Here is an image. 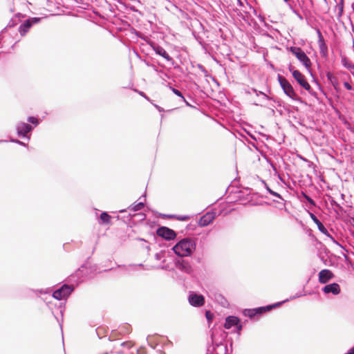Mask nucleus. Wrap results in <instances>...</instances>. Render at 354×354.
I'll return each mask as SVG.
<instances>
[{
	"instance_id": "f257e3e1",
	"label": "nucleus",
	"mask_w": 354,
	"mask_h": 354,
	"mask_svg": "<svg viewBox=\"0 0 354 354\" xmlns=\"http://www.w3.org/2000/svg\"><path fill=\"white\" fill-rule=\"evenodd\" d=\"M196 239L189 236L180 239L171 248L178 257H191L196 248Z\"/></svg>"
},
{
	"instance_id": "f03ea898",
	"label": "nucleus",
	"mask_w": 354,
	"mask_h": 354,
	"mask_svg": "<svg viewBox=\"0 0 354 354\" xmlns=\"http://www.w3.org/2000/svg\"><path fill=\"white\" fill-rule=\"evenodd\" d=\"M278 82L283 91L284 93L291 98L294 101L299 102L300 103H304L302 99L297 95L295 93L292 86L291 84L282 75H278L277 76Z\"/></svg>"
},
{
	"instance_id": "7ed1b4c3",
	"label": "nucleus",
	"mask_w": 354,
	"mask_h": 354,
	"mask_svg": "<svg viewBox=\"0 0 354 354\" xmlns=\"http://www.w3.org/2000/svg\"><path fill=\"white\" fill-rule=\"evenodd\" d=\"M288 70L292 73L294 79L301 87L306 90L311 95H316V92L313 90L305 76L299 71L295 69L292 65L289 66Z\"/></svg>"
},
{
	"instance_id": "20e7f679",
	"label": "nucleus",
	"mask_w": 354,
	"mask_h": 354,
	"mask_svg": "<svg viewBox=\"0 0 354 354\" xmlns=\"http://www.w3.org/2000/svg\"><path fill=\"white\" fill-rule=\"evenodd\" d=\"M288 50L294 55L297 59L305 66L306 70L312 75L310 67L311 61L306 54L300 47L290 46L287 48Z\"/></svg>"
},
{
	"instance_id": "39448f33",
	"label": "nucleus",
	"mask_w": 354,
	"mask_h": 354,
	"mask_svg": "<svg viewBox=\"0 0 354 354\" xmlns=\"http://www.w3.org/2000/svg\"><path fill=\"white\" fill-rule=\"evenodd\" d=\"M74 289L73 286L64 283L59 288L53 292L52 297L58 301L66 300L74 291Z\"/></svg>"
},
{
	"instance_id": "423d86ee",
	"label": "nucleus",
	"mask_w": 354,
	"mask_h": 354,
	"mask_svg": "<svg viewBox=\"0 0 354 354\" xmlns=\"http://www.w3.org/2000/svg\"><path fill=\"white\" fill-rule=\"evenodd\" d=\"M212 346L207 350V354H227V346L222 342H217L214 337V333L211 334Z\"/></svg>"
},
{
	"instance_id": "0eeeda50",
	"label": "nucleus",
	"mask_w": 354,
	"mask_h": 354,
	"mask_svg": "<svg viewBox=\"0 0 354 354\" xmlns=\"http://www.w3.org/2000/svg\"><path fill=\"white\" fill-rule=\"evenodd\" d=\"M147 43L154 50L156 55L161 56L167 62H169L171 65H174V59L168 54V53L165 50L164 48H162L161 46L151 40L147 41Z\"/></svg>"
},
{
	"instance_id": "6e6552de",
	"label": "nucleus",
	"mask_w": 354,
	"mask_h": 354,
	"mask_svg": "<svg viewBox=\"0 0 354 354\" xmlns=\"http://www.w3.org/2000/svg\"><path fill=\"white\" fill-rule=\"evenodd\" d=\"M34 129V127L31 124L24 122H19L16 124V131L18 136L22 138L30 139V133Z\"/></svg>"
},
{
	"instance_id": "1a4fd4ad",
	"label": "nucleus",
	"mask_w": 354,
	"mask_h": 354,
	"mask_svg": "<svg viewBox=\"0 0 354 354\" xmlns=\"http://www.w3.org/2000/svg\"><path fill=\"white\" fill-rule=\"evenodd\" d=\"M156 232L157 236L166 241H173L177 237V233L176 231L166 226L158 227Z\"/></svg>"
},
{
	"instance_id": "9d476101",
	"label": "nucleus",
	"mask_w": 354,
	"mask_h": 354,
	"mask_svg": "<svg viewBox=\"0 0 354 354\" xmlns=\"http://www.w3.org/2000/svg\"><path fill=\"white\" fill-rule=\"evenodd\" d=\"M41 20V17H29L26 19L19 27V32L21 36H24L34 25L39 23Z\"/></svg>"
},
{
	"instance_id": "9b49d317",
	"label": "nucleus",
	"mask_w": 354,
	"mask_h": 354,
	"mask_svg": "<svg viewBox=\"0 0 354 354\" xmlns=\"http://www.w3.org/2000/svg\"><path fill=\"white\" fill-rule=\"evenodd\" d=\"M310 218L317 225L318 230L324 235L327 236L334 243L342 247V245L335 239L328 231L324 225L317 218L315 214L308 212Z\"/></svg>"
},
{
	"instance_id": "f8f14e48",
	"label": "nucleus",
	"mask_w": 354,
	"mask_h": 354,
	"mask_svg": "<svg viewBox=\"0 0 354 354\" xmlns=\"http://www.w3.org/2000/svg\"><path fill=\"white\" fill-rule=\"evenodd\" d=\"M288 301V299H285L282 301H279V302H277V303H274V304H269V305H267V306H260V307H257V308H252L254 314H255V316L259 317H261L262 316L264 313L277 308V307H279L280 306H281L283 304L286 303Z\"/></svg>"
},
{
	"instance_id": "ddd939ff",
	"label": "nucleus",
	"mask_w": 354,
	"mask_h": 354,
	"mask_svg": "<svg viewBox=\"0 0 354 354\" xmlns=\"http://www.w3.org/2000/svg\"><path fill=\"white\" fill-rule=\"evenodd\" d=\"M188 301L191 306L201 307L205 304V297L200 293L190 292L188 296Z\"/></svg>"
},
{
	"instance_id": "4468645a",
	"label": "nucleus",
	"mask_w": 354,
	"mask_h": 354,
	"mask_svg": "<svg viewBox=\"0 0 354 354\" xmlns=\"http://www.w3.org/2000/svg\"><path fill=\"white\" fill-rule=\"evenodd\" d=\"M174 265L176 268L185 273L190 274L192 272V268L189 263L181 257L174 260Z\"/></svg>"
},
{
	"instance_id": "2eb2a0df",
	"label": "nucleus",
	"mask_w": 354,
	"mask_h": 354,
	"mask_svg": "<svg viewBox=\"0 0 354 354\" xmlns=\"http://www.w3.org/2000/svg\"><path fill=\"white\" fill-rule=\"evenodd\" d=\"M318 37V44L321 56L324 58L328 57V46L319 29L316 30Z\"/></svg>"
},
{
	"instance_id": "dca6fc26",
	"label": "nucleus",
	"mask_w": 354,
	"mask_h": 354,
	"mask_svg": "<svg viewBox=\"0 0 354 354\" xmlns=\"http://www.w3.org/2000/svg\"><path fill=\"white\" fill-rule=\"evenodd\" d=\"M215 218L216 213L214 212H209L200 218L198 224L201 227H206L212 223Z\"/></svg>"
},
{
	"instance_id": "f3484780",
	"label": "nucleus",
	"mask_w": 354,
	"mask_h": 354,
	"mask_svg": "<svg viewBox=\"0 0 354 354\" xmlns=\"http://www.w3.org/2000/svg\"><path fill=\"white\" fill-rule=\"evenodd\" d=\"M322 290L325 294H330V293H331V294H333L334 295H337L341 292L340 286L336 282H333V283H331L326 284V286H324L322 288Z\"/></svg>"
},
{
	"instance_id": "a211bd4d",
	"label": "nucleus",
	"mask_w": 354,
	"mask_h": 354,
	"mask_svg": "<svg viewBox=\"0 0 354 354\" xmlns=\"http://www.w3.org/2000/svg\"><path fill=\"white\" fill-rule=\"evenodd\" d=\"M334 277L333 272L328 269H323L318 274V280L320 283L325 284Z\"/></svg>"
},
{
	"instance_id": "6ab92c4d",
	"label": "nucleus",
	"mask_w": 354,
	"mask_h": 354,
	"mask_svg": "<svg viewBox=\"0 0 354 354\" xmlns=\"http://www.w3.org/2000/svg\"><path fill=\"white\" fill-rule=\"evenodd\" d=\"M240 322V319L234 315H229L225 318L224 328L225 329H230L232 326H234Z\"/></svg>"
},
{
	"instance_id": "aec40b11",
	"label": "nucleus",
	"mask_w": 354,
	"mask_h": 354,
	"mask_svg": "<svg viewBox=\"0 0 354 354\" xmlns=\"http://www.w3.org/2000/svg\"><path fill=\"white\" fill-rule=\"evenodd\" d=\"M328 81L329 83L334 87V88L337 91L339 88V82L336 77H335L332 73L327 72L326 74Z\"/></svg>"
},
{
	"instance_id": "412c9836",
	"label": "nucleus",
	"mask_w": 354,
	"mask_h": 354,
	"mask_svg": "<svg viewBox=\"0 0 354 354\" xmlns=\"http://www.w3.org/2000/svg\"><path fill=\"white\" fill-rule=\"evenodd\" d=\"M330 203L337 214H342L346 212L345 209L333 198L330 199Z\"/></svg>"
},
{
	"instance_id": "4be33fe9",
	"label": "nucleus",
	"mask_w": 354,
	"mask_h": 354,
	"mask_svg": "<svg viewBox=\"0 0 354 354\" xmlns=\"http://www.w3.org/2000/svg\"><path fill=\"white\" fill-rule=\"evenodd\" d=\"M214 299L216 301L218 304H219L223 307H227L229 306L228 301L225 299V297L220 294V293H216L214 295Z\"/></svg>"
},
{
	"instance_id": "5701e85b",
	"label": "nucleus",
	"mask_w": 354,
	"mask_h": 354,
	"mask_svg": "<svg viewBox=\"0 0 354 354\" xmlns=\"http://www.w3.org/2000/svg\"><path fill=\"white\" fill-rule=\"evenodd\" d=\"M21 17H24L21 13L16 14L15 17L10 20L4 30L15 27L20 21Z\"/></svg>"
},
{
	"instance_id": "b1692460",
	"label": "nucleus",
	"mask_w": 354,
	"mask_h": 354,
	"mask_svg": "<svg viewBox=\"0 0 354 354\" xmlns=\"http://www.w3.org/2000/svg\"><path fill=\"white\" fill-rule=\"evenodd\" d=\"M251 92L254 93L257 96H261V98L259 100L260 102H263L266 100H272V98L270 97L269 96H268L266 93H264L262 91H257L254 88H251L250 91H247V93H248L250 94L251 93Z\"/></svg>"
},
{
	"instance_id": "393cba45",
	"label": "nucleus",
	"mask_w": 354,
	"mask_h": 354,
	"mask_svg": "<svg viewBox=\"0 0 354 354\" xmlns=\"http://www.w3.org/2000/svg\"><path fill=\"white\" fill-rule=\"evenodd\" d=\"M162 218H176L178 221H187L190 218L188 215L161 214Z\"/></svg>"
},
{
	"instance_id": "a878e982",
	"label": "nucleus",
	"mask_w": 354,
	"mask_h": 354,
	"mask_svg": "<svg viewBox=\"0 0 354 354\" xmlns=\"http://www.w3.org/2000/svg\"><path fill=\"white\" fill-rule=\"evenodd\" d=\"M111 216L106 212H103L100 214L99 222L100 224H109L111 222Z\"/></svg>"
},
{
	"instance_id": "bb28decb",
	"label": "nucleus",
	"mask_w": 354,
	"mask_h": 354,
	"mask_svg": "<svg viewBox=\"0 0 354 354\" xmlns=\"http://www.w3.org/2000/svg\"><path fill=\"white\" fill-rule=\"evenodd\" d=\"M261 182H262V183L264 185V186H265V187H266V190L268 191V192L270 194H271V195H272V196H275V197L278 198H279V199H280L281 201H284V200H283V197L281 196V195L280 194H279L278 192H274V191H273L272 189H270V188L269 187V186L268 185V184L266 183V181H265V180H261Z\"/></svg>"
},
{
	"instance_id": "cd10ccee",
	"label": "nucleus",
	"mask_w": 354,
	"mask_h": 354,
	"mask_svg": "<svg viewBox=\"0 0 354 354\" xmlns=\"http://www.w3.org/2000/svg\"><path fill=\"white\" fill-rule=\"evenodd\" d=\"M27 121L30 123V124L34 127V128L37 127L40 123V120L35 116H28Z\"/></svg>"
},
{
	"instance_id": "c85d7f7f",
	"label": "nucleus",
	"mask_w": 354,
	"mask_h": 354,
	"mask_svg": "<svg viewBox=\"0 0 354 354\" xmlns=\"http://www.w3.org/2000/svg\"><path fill=\"white\" fill-rule=\"evenodd\" d=\"M144 207H145V203L139 202V203L133 204L132 205H131L129 207V208L133 212H137L138 210L143 209Z\"/></svg>"
},
{
	"instance_id": "c756f323",
	"label": "nucleus",
	"mask_w": 354,
	"mask_h": 354,
	"mask_svg": "<svg viewBox=\"0 0 354 354\" xmlns=\"http://www.w3.org/2000/svg\"><path fill=\"white\" fill-rule=\"evenodd\" d=\"M243 315L245 316V317H248L250 319H253L256 316H255V314L252 310V308H245L243 310Z\"/></svg>"
},
{
	"instance_id": "7c9ffc66",
	"label": "nucleus",
	"mask_w": 354,
	"mask_h": 354,
	"mask_svg": "<svg viewBox=\"0 0 354 354\" xmlns=\"http://www.w3.org/2000/svg\"><path fill=\"white\" fill-rule=\"evenodd\" d=\"M342 65L348 68V69H354V65L351 64L348 60L347 59V58L346 57H343L342 59Z\"/></svg>"
},
{
	"instance_id": "2f4dec72",
	"label": "nucleus",
	"mask_w": 354,
	"mask_h": 354,
	"mask_svg": "<svg viewBox=\"0 0 354 354\" xmlns=\"http://www.w3.org/2000/svg\"><path fill=\"white\" fill-rule=\"evenodd\" d=\"M169 88H170V90L177 96L180 97L181 99H184V95L182 93V92L179 90H178L177 88L173 87L172 86L170 85V84H169Z\"/></svg>"
},
{
	"instance_id": "473e14b6",
	"label": "nucleus",
	"mask_w": 354,
	"mask_h": 354,
	"mask_svg": "<svg viewBox=\"0 0 354 354\" xmlns=\"http://www.w3.org/2000/svg\"><path fill=\"white\" fill-rule=\"evenodd\" d=\"M302 195L304 198V199L311 205V206H315L316 203L315 201L308 194L302 192Z\"/></svg>"
},
{
	"instance_id": "72a5a7b5",
	"label": "nucleus",
	"mask_w": 354,
	"mask_h": 354,
	"mask_svg": "<svg viewBox=\"0 0 354 354\" xmlns=\"http://www.w3.org/2000/svg\"><path fill=\"white\" fill-rule=\"evenodd\" d=\"M132 33H134L138 37L140 38L142 40H145L146 41H149V39H147V37L145 36H143L142 34L136 30V29L133 28L132 31H131Z\"/></svg>"
},
{
	"instance_id": "f704fd0d",
	"label": "nucleus",
	"mask_w": 354,
	"mask_h": 354,
	"mask_svg": "<svg viewBox=\"0 0 354 354\" xmlns=\"http://www.w3.org/2000/svg\"><path fill=\"white\" fill-rule=\"evenodd\" d=\"M31 292H35V293H39V294H49L50 292V290L49 288H47L46 290L44 289H39V290H33L30 289L29 290Z\"/></svg>"
},
{
	"instance_id": "c9c22d12",
	"label": "nucleus",
	"mask_w": 354,
	"mask_h": 354,
	"mask_svg": "<svg viewBox=\"0 0 354 354\" xmlns=\"http://www.w3.org/2000/svg\"><path fill=\"white\" fill-rule=\"evenodd\" d=\"M251 191H252V189H251V188L246 187H243V189H241V190L239 192V193L240 194H243V195H244V194H245V195H250V194H251Z\"/></svg>"
},
{
	"instance_id": "e433bc0d",
	"label": "nucleus",
	"mask_w": 354,
	"mask_h": 354,
	"mask_svg": "<svg viewBox=\"0 0 354 354\" xmlns=\"http://www.w3.org/2000/svg\"><path fill=\"white\" fill-rule=\"evenodd\" d=\"M165 250H161L160 252L156 253L155 259L158 261L161 260L165 257Z\"/></svg>"
},
{
	"instance_id": "4c0bfd02",
	"label": "nucleus",
	"mask_w": 354,
	"mask_h": 354,
	"mask_svg": "<svg viewBox=\"0 0 354 354\" xmlns=\"http://www.w3.org/2000/svg\"><path fill=\"white\" fill-rule=\"evenodd\" d=\"M197 66L204 73L205 77L208 76V71L202 64H198Z\"/></svg>"
},
{
	"instance_id": "58836bf2",
	"label": "nucleus",
	"mask_w": 354,
	"mask_h": 354,
	"mask_svg": "<svg viewBox=\"0 0 354 354\" xmlns=\"http://www.w3.org/2000/svg\"><path fill=\"white\" fill-rule=\"evenodd\" d=\"M11 142H14V143H17L19 145H21V146H24V147H26V144L24 143V142L18 140V139H15V138H11L10 140Z\"/></svg>"
},
{
	"instance_id": "ea45409f",
	"label": "nucleus",
	"mask_w": 354,
	"mask_h": 354,
	"mask_svg": "<svg viewBox=\"0 0 354 354\" xmlns=\"http://www.w3.org/2000/svg\"><path fill=\"white\" fill-rule=\"evenodd\" d=\"M304 295H306V294H305V293L297 292V293H296L295 295L291 296V297H290L289 299H288V301H290V300H293V299H297V298L301 297L304 296Z\"/></svg>"
},
{
	"instance_id": "a19ab883",
	"label": "nucleus",
	"mask_w": 354,
	"mask_h": 354,
	"mask_svg": "<svg viewBox=\"0 0 354 354\" xmlns=\"http://www.w3.org/2000/svg\"><path fill=\"white\" fill-rule=\"evenodd\" d=\"M236 327V332L239 335H240L241 333V331L243 329V325L241 324V322L240 321V322H238V324L234 326Z\"/></svg>"
},
{
	"instance_id": "79ce46f5",
	"label": "nucleus",
	"mask_w": 354,
	"mask_h": 354,
	"mask_svg": "<svg viewBox=\"0 0 354 354\" xmlns=\"http://www.w3.org/2000/svg\"><path fill=\"white\" fill-rule=\"evenodd\" d=\"M344 0H339L337 4V8L338 10H344Z\"/></svg>"
},
{
	"instance_id": "37998d69",
	"label": "nucleus",
	"mask_w": 354,
	"mask_h": 354,
	"mask_svg": "<svg viewBox=\"0 0 354 354\" xmlns=\"http://www.w3.org/2000/svg\"><path fill=\"white\" fill-rule=\"evenodd\" d=\"M155 71L158 72V73H162L165 77H168L167 74L164 73L162 70H158L157 66H155L154 64H152L151 66Z\"/></svg>"
},
{
	"instance_id": "c03bdc74",
	"label": "nucleus",
	"mask_w": 354,
	"mask_h": 354,
	"mask_svg": "<svg viewBox=\"0 0 354 354\" xmlns=\"http://www.w3.org/2000/svg\"><path fill=\"white\" fill-rule=\"evenodd\" d=\"M124 6H125L127 8H129V9H130L131 10H132L133 12H138V9H136V7H135L134 6H132V5H130V4H128V5H127V4H124Z\"/></svg>"
},
{
	"instance_id": "a18cd8bd",
	"label": "nucleus",
	"mask_w": 354,
	"mask_h": 354,
	"mask_svg": "<svg viewBox=\"0 0 354 354\" xmlns=\"http://www.w3.org/2000/svg\"><path fill=\"white\" fill-rule=\"evenodd\" d=\"M344 87H345L347 90L351 91V90H352V89H353L352 86H351V84H350V83H348V82H344Z\"/></svg>"
},
{
	"instance_id": "49530a36",
	"label": "nucleus",
	"mask_w": 354,
	"mask_h": 354,
	"mask_svg": "<svg viewBox=\"0 0 354 354\" xmlns=\"http://www.w3.org/2000/svg\"><path fill=\"white\" fill-rule=\"evenodd\" d=\"M343 12H344V10H338V13L337 15V19L339 20V18L342 17V15H343Z\"/></svg>"
},
{
	"instance_id": "de8ad7c7",
	"label": "nucleus",
	"mask_w": 354,
	"mask_h": 354,
	"mask_svg": "<svg viewBox=\"0 0 354 354\" xmlns=\"http://www.w3.org/2000/svg\"><path fill=\"white\" fill-rule=\"evenodd\" d=\"M101 330H102V328H98L96 329V333H97V336L99 337L100 339L102 338V337L100 336Z\"/></svg>"
},
{
	"instance_id": "09e8293b",
	"label": "nucleus",
	"mask_w": 354,
	"mask_h": 354,
	"mask_svg": "<svg viewBox=\"0 0 354 354\" xmlns=\"http://www.w3.org/2000/svg\"><path fill=\"white\" fill-rule=\"evenodd\" d=\"M344 354H354V346L351 348L348 352H346V353Z\"/></svg>"
},
{
	"instance_id": "8fccbe9b",
	"label": "nucleus",
	"mask_w": 354,
	"mask_h": 354,
	"mask_svg": "<svg viewBox=\"0 0 354 354\" xmlns=\"http://www.w3.org/2000/svg\"><path fill=\"white\" fill-rule=\"evenodd\" d=\"M206 318L208 322H209L212 319V317H210V313L209 311L206 312Z\"/></svg>"
},
{
	"instance_id": "3c124183",
	"label": "nucleus",
	"mask_w": 354,
	"mask_h": 354,
	"mask_svg": "<svg viewBox=\"0 0 354 354\" xmlns=\"http://www.w3.org/2000/svg\"><path fill=\"white\" fill-rule=\"evenodd\" d=\"M138 92L139 95H140L141 96H142L148 100L147 96L146 95V94L143 91H138Z\"/></svg>"
},
{
	"instance_id": "603ef678",
	"label": "nucleus",
	"mask_w": 354,
	"mask_h": 354,
	"mask_svg": "<svg viewBox=\"0 0 354 354\" xmlns=\"http://www.w3.org/2000/svg\"><path fill=\"white\" fill-rule=\"evenodd\" d=\"M182 100H183V101L185 103V104H186L187 106L193 107V106H192V105H191V104H189V102H187L185 97H184V99H182Z\"/></svg>"
},
{
	"instance_id": "864d4df0",
	"label": "nucleus",
	"mask_w": 354,
	"mask_h": 354,
	"mask_svg": "<svg viewBox=\"0 0 354 354\" xmlns=\"http://www.w3.org/2000/svg\"><path fill=\"white\" fill-rule=\"evenodd\" d=\"M297 156H298L301 160H302L303 161H304V162H308V160H307L306 158L303 157L302 156H301V155H298Z\"/></svg>"
},
{
	"instance_id": "5fc2aeb1",
	"label": "nucleus",
	"mask_w": 354,
	"mask_h": 354,
	"mask_svg": "<svg viewBox=\"0 0 354 354\" xmlns=\"http://www.w3.org/2000/svg\"><path fill=\"white\" fill-rule=\"evenodd\" d=\"M156 107L158 110L159 112H163L164 111V109L162 107H160V106H159L158 105H156Z\"/></svg>"
},
{
	"instance_id": "6e6d98bb",
	"label": "nucleus",
	"mask_w": 354,
	"mask_h": 354,
	"mask_svg": "<svg viewBox=\"0 0 354 354\" xmlns=\"http://www.w3.org/2000/svg\"><path fill=\"white\" fill-rule=\"evenodd\" d=\"M293 12L298 16L299 19H302V16L299 12H297L296 10H293Z\"/></svg>"
},
{
	"instance_id": "4d7b16f0",
	"label": "nucleus",
	"mask_w": 354,
	"mask_h": 354,
	"mask_svg": "<svg viewBox=\"0 0 354 354\" xmlns=\"http://www.w3.org/2000/svg\"><path fill=\"white\" fill-rule=\"evenodd\" d=\"M145 63H146L147 66H149V67H151V65L153 64H150V63H149V62H146Z\"/></svg>"
},
{
	"instance_id": "13d9d810",
	"label": "nucleus",
	"mask_w": 354,
	"mask_h": 354,
	"mask_svg": "<svg viewBox=\"0 0 354 354\" xmlns=\"http://www.w3.org/2000/svg\"><path fill=\"white\" fill-rule=\"evenodd\" d=\"M129 326H125V328H127V330H125L126 333H129Z\"/></svg>"
},
{
	"instance_id": "bf43d9fd",
	"label": "nucleus",
	"mask_w": 354,
	"mask_h": 354,
	"mask_svg": "<svg viewBox=\"0 0 354 354\" xmlns=\"http://www.w3.org/2000/svg\"><path fill=\"white\" fill-rule=\"evenodd\" d=\"M253 104H254V105H255V106H259V105H260V104H259V103L256 102H253Z\"/></svg>"
},
{
	"instance_id": "052dcab7",
	"label": "nucleus",
	"mask_w": 354,
	"mask_h": 354,
	"mask_svg": "<svg viewBox=\"0 0 354 354\" xmlns=\"http://www.w3.org/2000/svg\"><path fill=\"white\" fill-rule=\"evenodd\" d=\"M251 145L252 147H255L257 149V147L254 143H252Z\"/></svg>"
},
{
	"instance_id": "680f3d73",
	"label": "nucleus",
	"mask_w": 354,
	"mask_h": 354,
	"mask_svg": "<svg viewBox=\"0 0 354 354\" xmlns=\"http://www.w3.org/2000/svg\"><path fill=\"white\" fill-rule=\"evenodd\" d=\"M7 142V140H0V143H1V142Z\"/></svg>"
},
{
	"instance_id": "e2e57ef3",
	"label": "nucleus",
	"mask_w": 354,
	"mask_h": 354,
	"mask_svg": "<svg viewBox=\"0 0 354 354\" xmlns=\"http://www.w3.org/2000/svg\"><path fill=\"white\" fill-rule=\"evenodd\" d=\"M138 240L142 241H146L144 239H139Z\"/></svg>"
},
{
	"instance_id": "0e129e2a",
	"label": "nucleus",
	"mask_w": 354,
	"mask_h": 354,
	"mask_svg": "<svg viewBox=\"0 0 354 354\" xmlns=\"http://www.w3.org/2000/svg\"><path fill=\"white\" fill-rule=\"evenodd\" d=\"M250 137H251L253 140H256V138H255L253 136H250Z\"/></svg>"
},
{
	"instance_id": "69168bd1",
	"label": "nucleus",
	"mask_w": 354,
	"mask_h": 354,
	"mask_svg": "<svg viewBox=\"0 0 354 354\" xmlns=\"http://www.w3.org/2000/svg\"><path fill=\"white\" fill-rule=\"evenodd\" d=\"M161 268H162V269H166V268H167V267H166V266H162V267H161Z\"/></svg>"
},
{
	"instance_id": "338daca9",
	"label": "nucleus",
	"mask_w": 354,
	"mask_h": 354,
	"mask_svg": "<svg viewBox=\"0 0 354 354\" xmlns=\"http://www.w3.org/2000/svg\"><path fill=\"white\" fill-rule=\"evenodd\" d=\"M125 211H126L125 209H122V210H120V212H124Z\"/></svg>"
},
{
	"instance_id": "774afa93",
	"label": "nucleus",
	"mask_w": 354,
	"mask_h": 354,
	"mask_svg": "<svg viewBox=\"0 0 354 354\" xmlns=\"http://www.w3.org/2000/svg\"><path fill=\"white\" fill-rule=\"evenodd\" d=\"M117 1L120 4L122 3V2L120 0H118Z\"/></svg>"
}]
</instances>
